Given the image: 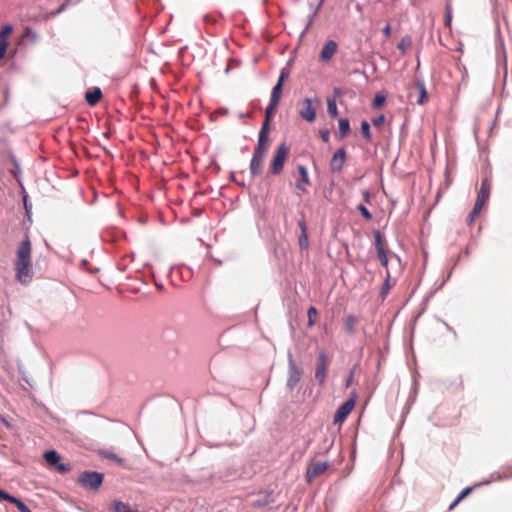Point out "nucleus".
<instances>
[{
    "label": "nucleus",
    "instance_id": "obj_7",
    "mask_svg": "<svg viewBox=\"0 0 512 512\" xmlns=\"http://www.w3.org/2000/svg\"><path fill=\"white\" fill-rule=\"evenodd\" d=\"M356 403V395L346 400L341 404L335 412L333 422L334 424H342L348 415L353 411Z\"/></svg>",
    "mask_w": 512,
    "mask_h": 512
},
{
    "label": "nucleus",
    "instance_id": "obj_13",
    "mask_svg": "<svg viewBox=\"0 0 512 512\" xmlns=\"http://www.w3.org/2000/svg\"><path fill=\"white\" fill-rule=\"evenodd\" d=\"M282 89L283 85H281L280 83H276V85L272 89L270 102L266 109H269L270 111H276L282 96Z\"/></svg>",
    "mask_w": 512,
    "mask_h": 512
},
{
    "label": "nucleus",
    "instance_id": "obj_27",
    "mask_svg": "<svg viewBox=\"0 0 512 512\" xmlns=\"http://www.w3.org/2000/svg\"><path fill=\"white\" fill-rule=\"evenodd\" d=\"M416 86H417V88L419 90V93H420V96L417 99V103L422 105V104H424L428 100V93H427V91L425 89V85H424L423 82L418 81Z\"/></svg>",
    "mask_w": 512,
    "mask_h": 512
},
{
    "label": "nucleus",
    "instance_id": "obj_3",
    "mask_svg": "<svg viewBox=\"0 0 512 512\" xmlns=\"http://www.w3.org/2000/svg\"><path fill=\"white\" fill-rule=\"evenodd\" d=\"M289 148L285 143L280 144L273 156L270 164V172L273 175H278L282 172L284 164L288 158Z\"/></svg>",
    "mask_w": 512,
    "mask_h": 512
},
{
    "label": "nucleus",
    "instance_id": "obj_19",
    "mask_svg": "<svg viewBox=\"0 0 512 512\" xmlns=\"http://www.w3.org/2000/svg\"><path fill=\"white\" fill-rule=\"evenodd\" d=\"M98 454L106 459H109L111 461L116 462L118 465H123L124 460L120 457H118L114 452L107 450V449H100L98 450Z\"/></svg>",
    "mask_w": 512,
    "mask_h": 512
},
{
    "label": "nucleus",
    "instance_id": "obj_43",
    "mask_svg": "<svg viewBox=\"0 0 512 512\" xmlns=\"http://www.w3.org/2000/svg\"><path fill=\"white\" fill-rule=\"evenodd\" d=\"M382 33H383L385 38H389L391 36V26H390V24H387L383 28Z\"/></svg>",
    "mask_w": 512,
    "mask_h": 512
},
{
    "label": "nucleus",
    "instance_id": "obj_26",
    "mask_svg": "<svg viewBox=\"0 0 512 512\" xmlns=\"http://www.w3.org/2000/svg\"><path fill=\"white\" fill-rule=\"evenodd\" d=\"M111 509L115 512H135V510H132L128 504L118 500L113 501Z\"/></svg>",
    "mask_w": 512,
    "mask_h": 512
},
{
    "label": "nucleus",
    "instance_id": "obj_12",
    "mask_svg": "<svg viewBox=\"0 0 512 512\" xmlns=\"http://www.w3.org/2000/svg\"><path fill=\"white\" fill-rule=\"evenodd\" d=\"M299 180L296 181V188L303 192H307V187L311 184L307 169L303 165L298 166Z\"/></svg>",
    "mask_w": 512,
    "mask_h": 512
},
{
    "label": "nucleus",
    "instance_id": "obj_44",
    "mask_svg": "<svg viewBox=\"0 0 512 512\" xmlns=\"http://www.w3.org/2000/svg\"><path fill=\"white\" fill-rule=\"evenodd\" d=\"M389 277H390L389 272H387V279L383 285L382 294L387 293V291L389 289Z\"/></svg>",
    "mask_w": 512,
    "mask_h": 512
},
{
    "label": "nucleus",
    "instance_id": "obj_34",
    "mask_svg": "<svg viewBox=\"0 0 512 512\" xmlns=\"http://www.w3.org/2000/svg\"><path fill=\"white\" fill-rule=\"evenodd\" d=\"M377 256H378V259L381 263V265L385 268H387L388 266V256H387V251H379L377 253Z\"/></svg>",
    "mask_w": 512,
    "mask_h": 512
},
{
    "label": "nucleus",
    "instance_id": "obj_2",
    "mask_svg": "<svg viewBox=\"0 0 512 512\" xmlns=\"http://www.w3.org/2000/svg\"><path fill=\"white\" fill-rule=\"evenodd\" d=\"M77 483L83 488L98 490L103 483V474L95 471H84L78 476Z\"/></svg>",
    "mask_w": 512,
    "mask_h": 512
},
{
    "label": "nucleus",
    "instance_id": "obj_21",
    "mask_svg": "<svg viewBox=\"0 0 512 512\" xmlns=\"http://www.w3.org/2000/svg\"><path fill=\"white\" fill-rule=\"evenodd\" d=\"M483 207H484L483 204L475 202L472 211L469 213V215L467 217V224L468 225H472L474 223V221L476 220V218L480 214V212H481Z\"/></svg>",
    "mask_w": 512,
    "mask_h": 512
},
{
    "label": "nucleus",
    "instance_id": "obj_45",
    "mask_svg": "<svg viewBox=\"0 0 512 512\" xmlns=\"http://www.w3.org/2000/svg\"><path fill=\"white\" fill-rule=\"evenodd\" d=\"M9 494L0 489V501H7Z\"/></svg>",
    "mask_w": 512,
    "mask_h": 512
},
{
    "label": "nucleus",
    "instance_id": "obj_4",
    "mask_svg": "<svg viewBox=\"0 0 512 512\" xmlns=\"http://www.w3.org/2000/svg\"><path fill=\"white\" fill-rule=\"evenodd\" d=\"M300 105V117L309 123L314 122L316 119V110L320 106V100L317 97H315L314 99L305 98L304 100L301 101Z\"/></svg>",
    "mask_w": 512,
    "mask_h": 512
},
{
    "label": "nucleus",
    "instance_id": "obj_16",
    "mask_svg": "<svg viewBox=\"0 0 512 512\" xmlns=\"http://www.w3.org/2000/svg\"><path fill=\"white\" fill-rule=\"evenodd\" d=\"M359 323L358 317L353 314L347 315L344 318V328L347 334L353 335L356 331V326Z\"/></svg>",
    "mask_w": 512,
    "mask_h": 512
},
{
    "label": "nucleus",
    "instance_id": "obj_17",
    "mask_svg": "<svg viewBox=\"0 0 512 512\" xmlns=\"http://www.w3.org/2000/svg\"><path fill=\"white\" fill-rule=\"evenodd\" d=\"M101 97L102 92L99 88H93L85 93V100L91 106L96 105L100 101Z\"/></svg>",
    "mask_w": 512,
    "mask_h": 512
},
{
    "label": "nucleus",
    "instance_id": "obj_37",
    "mask_svg": "<svg viewBox=\"0 0 512 512\" xmlns=\"http://www.w3.org/2000/svg\"><path fill=\"white\" fill-rule=\"evenodd\" d=\"M13 28L11 25H6L0 32V40H6V37L12 32Z\"/></svg>",
    "mask_w": 512,
    "mask_h": 512
},
{
    "label": "nucleus",
    "instance_id": "obj_1",
    "mask_svg": "<svg viewBox=\"0 0 512 512\" xmlns=\"http://www.w3.org/2000/svg\"><path fill=\"white\" fill-rule=\"evenodd\" d=\"M15 278L23 285L29 284L34 276L32 263V243L29 235L19 243L16 249L15 260L13 262Z\"/></svg>",
    "mask_w": 512,
    "mask_h": 512
},
{
    "label": "nucleus",
    "instance_id": "obj_40",
    "mask_svg": "<svg viewBox=\"0 0 512 512\" xmlns=\"http://www.w3.org/2000/svg\"><path fill=\"white\" fill-rule=\"evenodd\" d=\"M321 139L323 142L328 143L330 139V132L328 130H320L319 132Z\"/></svg>",
    "mask_w": 512,
    "mask_h": 512
},
{
    "label": "nucleus",
    "instance_id": "obj_6",
    "mask_svg": "<svg viewBox=\"0 0 512 512\" xmlns=\"http://www.w3.org/2000/svg\"><path fill=\"white\" fill-rule=\"evenodd\" d=\"M43 457L49 467L54 468L61 474H65L71 470L69 463L60 462V455L55 450L46 451Z\"/></svg>",
    "mask_w": 512,
    "mask_h": 512
},
{
    "label": "nucleus",
    "instance_id": "obj_9",
    "mask_svg": "<svg viewBox=\"0 0 512 512\" xmlns=\"http://www.w3.org/2000/svg\"><path fill=\"white\" fill-rule=\"evenodd\" d=\"M328 464L327 462H313L311 463L306 472V478L308 482H311L317 476L323 474L327 470Z\"/></svg>",
    "mask_w": 512,
    "mask_h": 512
},
{
    "label": "nucleus",
    "instance_id": "obj_25",
    "mask_svg": "<svg viewBox=\"0 0 512 512\" xmlns=\"http://www.w3.org/2000/svg\"><path fill=\"white\" fill-rule=\"evenodd\" d=\"M373 234H374V238H375V246H376L377 253L379 251H385L386 250L385 241H384V238H383L381 232L379 230H375L373 232Z\"/></svg>",
    "mask_w": 512,
    "mask_h": 512
},
{
    "label": "nucleus",
    "instance_id": "obj_29",
    "mask_svg": "<svg viewBox=\"0 0 512 512\" xmlns=\"http://www.w3.org/2000/svg\"><path fill=\"white\" fill-rule=\"evenodd\" d=\"M274 113L275 111H270L269 109H266L265 120L263 122L260 132L269 133V124Z\"/></svg>",
    "mask_w": 512,
    "mask_h": 512
},
{
    "label": "nucleus",
    "instance_id": "obj_38",
    "mask_svg": "<svg viewBox=\"0 0 512 512\" xmlns=\"http://www.w3.org/2000/svg\"><path fill=\"white\" fill-rule=\"evenodd\" d=\"M7 48H8L7 40H0V60L5 57Z\"/></svg>",
    "mask_w": 512,
    "mask_h": 512
},
{
    "label": "nucleus",
    "instance_id": "obj_33",
    "mask_svg": "<svg viewBox=\"0 0 512 512\" xmlns=\"http://www.w3.org/2000/svg\"><path fill=\"white\" fill-rule=\"evenodd\" d=\"M361 133H362L363 137L366 138L367 140L371 139L370 125L368 122L363 121L361 123Z\"/></svg>",
    "mask_w": 512,
    "mask_h": 512
},
{
    "label": "nucleus",
    "instance_id": "obj_36",
    "mask_svg": "<svg viewBox=\"0 0 512 512\" xmlns=\"http://www.w3.org/2000/svg\"><path fill=\"white\" fill-rule=\"evenodd\" d=\"M386 98L382 95H376L373 100V106L380 108L385 103Z\"/></svg>",
    "mask_w": 512,
    "mask_h": 512
},
{
    "label": "nucleus",
    "instance_id": "obj_20",
    "mask_svg": "<svg viewBox=\"0 0 512 512\" xmlns=\"http://www.w3.org/2000/svg\"><path fill=\"white\" fill-rule=\"evenodd\" d=\"M268 134L269 133L259 132L258 143L255 149H260L268 152L270 146Z\"/></svg>",
    "mask_w": 512,
    "mask_h": 512
},
{
    "label": "nucleus",
    "instance_id": "obj_8",
    "mask_svg": "<svg viewBox=\"0 0 512 512\" xmlns=\"http://www.w3.org/2000/svg\"><path fill=\"white\" fill-rule=\"evenodd\" d=\"M267 151L254 149L252 159L250 161V172L252 176H259L263 173L264 161Z\"/></svg>",
    "mask_w": 512,
    "mask_h": 512
},
{
    "label": "nucleus",
    "instance_id": "obj_46",
    "mask_svg": "<svg viewBox=\"0 0 512 512\" xmlns=\"http://www.w3.org/2000/svg\"><path fill=\"white\" fill-rule=\"evenodd\" d=\"M362 194H363V197H364L365 201L369 202L370 201V193H369V191L368 190H364L362 192Z\"/></svg>",
    "mask_w": 512,
    "mask_h": 512
},
{
    "label": "nucleus",
    "instance_id": "obj_28",
    "mask_svg": "<svg viewBox=\"0 0 512 512\" xmlns=\"http://www.w3.org/2000/svg\"><path fill=\"white\" fill-rule=\"evenodd\" d=\"M327 111L330 117L335 118L338 116V108L335 99L327 100Z\"/></svg>",
    "mask_w": 512,
    "mask_h": 512
},
{
    "label": "nucleus",
    "instance_id": "obj_23",
    "mask_svg": "<svg viewBox=\"0 0 512 512\" xmlns=\"http://www.w3.org/2000/svg\"><path fill=\"white\" fill-rule=\"evenodd\" d=\"M350 132V124L348 119L341 118L339 120V137L341 139L345 138Z\"/></svg>",
    "mask_w": 512,
    "mask_h": 512
},
{
    "label": "nucleus",
    "instance_id": "obj_22",
    "mask_svg": "<svg viewBox=\"0 0 512 512\" xmlns=\"http://www.w3.org/2000/svg\"><path fill=\"white\" fill-rule=\"evenodd\" d=\"M473 490V487H467L463 489L458 497L450 504L448 510H453L464 498H466Z\"/></svg>",
    "mask_w": 512,
    "mask_h": 512
},
{
    "label": "nucleus",
    "instance_id": "obj_5",
    "mask_svg": "<svg viewBox=\"0 0 512 512\" xmlns=\"http://www.w3.org/2000/svg\"><path fill=\"white\" fill-rule=\"evenodd\" d=\"M329 363L326 352L324 350L320 351L317 357L315 379L321 386L325 384Z\"/></svg>",
    "mask_w": 512,
    "mask_h": 512
},
{
    "label": "nucleus",
    "instance_id": "obj_31",
    "mask_svg": "<svg viewBox=\"0 0 512 512\" xmlns=\"http://www.w3.org/2000/svg\"><path fill=\"white\" fill-rule=\"evenodd\" d=\"M452 23V8L450 3H447L445 6V16H444V24L446 27L450 28Z\"/></svg>",
    "mask_w": 512,
    "mask_h": 512
},
{
    "label": "nucleus",
    "instance_id": "obj_42",
    "mask_svg": "<svg viewBox=\"0 0 512 512\" xmlns=\"http://www.w3.org/2000/svg\"><path fill=\"white\" fill-rule=\"evenodd\" d=\"M353 380H354V370H351L346 381H345V386L349 387L353 383Z\"/></svg>",
    "mask_w": 512,
    "mask_h": 512
},
{
    "label": "nucleus",
    "instance_id": "obj_15",
    "mask_svg": "<svg viewBox=\"0 0 512 512\" xmlns=\"http://www.w3.org/2000/svg\"><path fill=\"white\" fill-rule=\"evenodd\" d=\"M337 43L333 40L328 41L324 47L322 48V51L320 53V58L322 61H329L332 59V57L337 52Z\"/></svg>",
    "mask_w": 512,
    "mask_h": 512
},
{
    "label": "nucleus",
    "instance_id": "obj_18",
    "mask_svg": "<svg viewBox=\"0 0 512 512\" xmlns=\"http://www.w3.org/2000/svg\"><path fill=\"white\" fill-rule=\"evenodd\" d=\"M298 225L301 229V235L299 236V246L301 249L308 248V236H307V227L305 221L301 220L298 222Z\"/></svg>",
    "mask_w": 512,
    "mask_h": 512
},
{
    "label": "nucleus",
    "instance_id": "obj_14",
    "mask_svg": "<svg viewBox=\"0 0 512 512\" xmlns=\"http://www.w3.org/2000/svg\"><path fill=\"white\" fill-rule=\"evenodd\" d=\"M491 190V182L488 178H485L481 182V187L477 195L476 202L485 205Z\"/></svg>",
    "mask_w": 512,
    "mask_h": 512
},
{
    "label": "nucleus",
    "instance_id": "obj_39",
    "mask_svg": "<svg viewBox=\"0 0 512 512\" xmlns=\"http://www.w3.org/2000/svg\"><path fill=\"white\" fill-rule=\"evenodd\" d=\"M289 77V72L288 70L286 69H283L280 73V76H279V79L277 81V83H280L281 85H283L284 81Z\"/></svg>",
    "mask_w": 512,
    "mask_h": 512
},
{
    "label": "nucleus",
    "instance_id": "obj_24",
    "mask_svg": "<svg viewBox=\"0 0 512 512\" xmlns=\"http://www.w3.org/2000/svg\"><path fill=\"white\" fill-rule=\"evenodd\" d=\"M7 501L14 504L20 512H31L30 508L24 502L10 494Z\"/></svg>",
    "mask_w": 512,
    "mask_h": 512
},
{
    "label": "nucleus",
    "instance_id": "obj_10",
    "mask_svg": "<svg viewBox=\"0 0 512 512\" xmlns=\"http://www.w3.org/2000/svg\"><path fill=\"white\" fill-rule=\"evenodd\" d=\"M346 160V151L344 148L338 149L330 160V169L332 172H340Z\"/></svg>",
    "mask_w": 512,
    "mask_h": 512
},
{
    "label": "nucleus",
    "instance_id": "obj_35",
    "mask_svg": "<svg viewBox=\"0 0 512 512\" xmlns=\"http://www.w3.org/2000/svg\"><path fill=\"white\" fill-rule=\"evenodd\" d=\"M357 209L366 220L372 219V214L369 212V210L363 204H359L357 206Z\"/></svg>",
    "mask_w": 512,
    "mask_h": 512
},
{
    "label": "nucleus",
    "instance_id": "obj_11",
    "mask_svg": "<svg viewBox=\"0 0 512 512\" xmlns=\"http://www.w3.org/2000/svg\"><path fill=\"white\" fill-rule=\"evenodd\" d=\"M300 378H301V371L296 366L292 357H290V359H289V376L287 379V386L290 389H294L295 386L299 383Z\"/></svg>",
    "mask_w": 512,
    "mask_h": 512
},
{
    "label": "nucleus",
    "instance_id": "obj_41",
    "mask_svg": "<svg viewBox=\"0 0 512 512\" xmlns=\"http://www.w3.org/2000/svg\"><path fill=\"white\" fill-rule=\"evenodd\" d=\"M384 121H385L384 115H380V116L374 118L372 120V123H373L374 126L379 127V126H381L384 123Z\"/></svg>",
    "mask_w": 512,
    "mask_h": 512
},
{
    "label": "nucleus",
    "instance_id": "obj_32",
    "mask_svg": "<svg viewBox=\"0 0 512 512\" xmlns=\"http://www.w3.org/2000/svg\"><path fill=\"white\" fill-rule=\"evenodd\" d=\"M411 44L410 37H404L398 43L397 48L404 54L411 47Z\"/></svg>",
    "mask_w": 512,
    "mask_h": 512
},
{
    "label": "nucleus",
    "instance_id": "obj_30",
    "mask_svg": "<svg viewBox=\"0 0 512 512\" xmlns=\"http://www.w3.org/2000/svg\"><path fill=\"white\" fill-rule=\"evenodd\" d=\"M307 316H308V326L309 327L314 326L316 323V320H317V316H318L317 309L315 307L311 306L307 311Z\"/></svg>",
    "mask_w": 512,
    "mask_h": 512
}]
</instances>
